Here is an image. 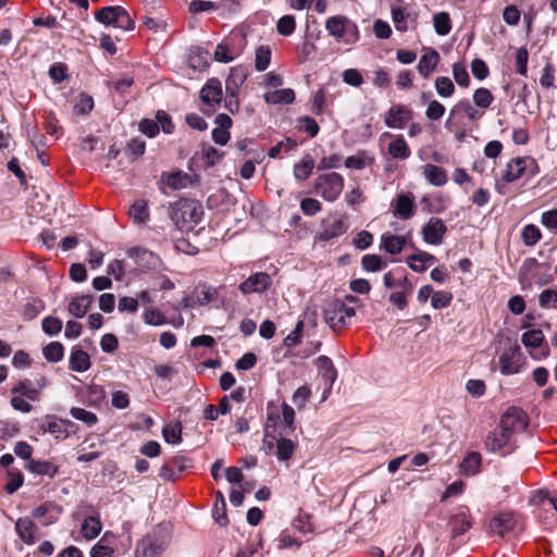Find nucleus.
<instances>
[{
    "mask_svg": "<svg viewBox=\"0 0 557 557\" xmlns=\"http://www.w3.org/2000/svg\"><path fill=\"white\" fill-rule=\"evenodd\" d=\"M203 218L202 203L193 198H180L172 205L171 219L181 231H191Z\"/></svg>",
    "mask_w": 557,
    "mask_h": 557,
    "instance_id": "obj_1",
    "label": "nucleus"
},
{
    "mask_svg": "<svg viewBox=\"0 0 557 557\" xmlns=\"http://www.w3.org/2000/svg\"><path fill=\"white\" fill-rule=\"evenodd\" d=\"M355 314V308L348 307L345 301L341 299H333L323 308L324 321L335 332L345 329Z\"/></svg>",
    "mask_w": 557,
    "mask_h": 557,
    "instance_id": "obj_2",
    "label": "nucleus"
},
{
    "mask_svg": "<svg viewBox=\"0 0 557 557\" xmlns=\"http://www.w3.org/2000/svg\"><path fill=\"white\" fill-rule=\"evenodd\" d=\"M345 180L336 172L319 175L313 185L314 193L325 201L334 202L344 189Z\"/></svg>",
    "mask_w": 557,
    "mask_h": 557,
    "instance_id": "obj_3",
    "label": "nucleus"
},
{
    "mask_svg": "<svg viewBox=\"0 0 557 557\" xmlns=\"http://www.w3.org/2000/svg\"><path fill=\"white\" fill-rule=\"evenodd\" d=\"M295 443L283 436L280 432L277 437L275 434H265L263 436V449L267 455L275 456L280 461H288L295 451Z\"/></svg>",
    "mask_w": 557,
    "mask_h": 557,
    "instance_id": "obj_4",
    "label": "nucleus"
},
{
    "mask_svg": "<svg viewBox=\"0 0 557 557\" xmlns=\"http://www.w3.org/2000/svg\"><path fill=\"white\" fill-rule=\"evenodd\" d=\"M166 547L165 536L161 531H152L145 535L136 545V557H160Z\"/></svg>",
    "mask_w": 557,
    "mask_h": 557,
    "instance_id": "obj_5",
    "label": "nucleus"
},
{
    "mask_svg": "<svg viewBox=\"0 0 557 557\" xmlns=\"http://www.w3.org/2000/svg\"><path fill=\"white\" fill-rule=\"evenodd\" d=\"M524 364V358L518 344L509 346L499 356V370L504 375L519 373Z\"/></svg>",
    "mask_w": 557,
    "mask_h": 557,
    "instance_id": "obj_6",
    "label": "nucleus"
},
{
    "mask_svg": "<svg viewBox=\"0 0 557 557\" xmlns=\"http://www.w3.org/2000/svg\"><path fill=\"white\" fill-rule=\"evenodd\" d=\"M389 209L399 220H409L416 213L414 197L411 193H400L392 201Z\"/></svg>",
    "mask_w": 557,
    "mask_h": 557,
    "instance_id": "obj_7",
    "label": "nucleus"
},
{
    "mask_svg": "<svg viewBox=\"0 0 557 557\" xmlns=\"http://www.w3.org/2000/svg\"><path fill=\"white\" fill-rule=\"evenodd\" d=\"M191 465L190 458L175 456L160 468L159 475L164 481L175 482L185 470L191 468Z\"/></svg>",
    "mask_w": 557,
    "mask_h": 557,
    "instance_id": "obj_8",
    "label": "nucleus"
},
{
    "mask_svg": "<svg viewBox=\"0 0 557 557\" xmlns=\"http://www.w3.org/2000/svg\"><path fill=\"white\" fill-rule=\"evenodd\" d=\"M413 117V111L405 104H393L384 115V123L389 128L403 129Z\"/></svg>",
    "mask_w": 557,
    "mask_h": 557,
    "instance_id": "obj_9",
    "label": "nucleus"
},
{
    "mask_svg": "<svg viewBox=\"0 0 557 557\" xmlns=\"http://www.w3.org/2000/svg\"><path fill=\"white\" fill-rule=\"evenodd\" d=\"M484 115V112L481 111L478 107H474L469 99L463 98L459 100L449 112V117L447 119L445 126L446 128H450L453 124V120L455 117L461 119L467 116L469 121H475L481 119Z\"/></svg>",
    "mask_w": 557,
    "mask_h": 557,
    "instance_id": "obj_10",
    "label": "nucleus"
},
{
    "mask_svg": "<svg viewBox=\"0 0 557 557\" xmlns=\"http://www.w3.org/2000/svg\"><path fill=\"white\" fill-rule=\"evenodd\" d=\"M499 425L511 435L516 431H523L528 426V417L522 409L510 407L503 414Z\"/></svg>",
    "mask_w": 557,
    "mask_h": 557,
    "instance_id": "obj_11",
    "label": "nucleus"
},
{
    "mask_svg": "<svg viewBox=\"0 0 557 557\" xmlns=\"http://www.w3.org/2000/svg\"><path fill=\"white\" fill-rule=\"evenodd\" d=\"M348 230V218L346 215L331 216L323 222L322 231L318 238L323 242L334 239Z\"/></svg>",
    "mask_w": 557,
    "mask_h": 557,
    "instance_id": "obj_12",
    "label": "nucleus"
},
{
    "mask_svg": "<svg viewBox=\"0 0 557 557\" xmlns=\"http://www.w3.org/2000/svg\"><path fill=\"white\" fill-rule=\"evenodd\" d=\"M271 285L272 278L268 273L257 272L240 283L238 288L244 295L253 293L262 294L267 292Z\"/></svg>",
    "mask_w": 557,
    "mask_h": 557,
    "instance_id": "obj_13",
    "label": "nucleus"
},
{
    "mask_svg": "<svg viewBox=\"0 0 557 557\" xmlns=\"http://www.w3.org/2000/svg\"><path fill=\"white\" fill-rule=\"evenodd\" d=\"M473 518L470 515L468 507L462 506L456 513L450 516L448 520V528L450 529L451 536L457 537L465 534L472 528Z\"/></svg>",
    "mask_w": 557,
    "mask_h": 557,
    "instance_id": "obj_14",
    "label": "nucleus"
},
{
    "mask_svg": "<svg viewBox=\"0 0 557 557\" xmlns=\"http://www.w3.org/2000/svg\"><path fill=\"white\" fill-rule=\"evenodd\" d=\"M447 227L440 218H431L422 228L423 240L425 244H441Z\"/></svg>",
    "mask_w": 557,
    "mask_h": 557,
    "instance_id": "obj_15",
    "label": "nucleus"
},
{
    "mask_svg": "<svg viewBox=\"0 0 557 557\" xmlns=\"http://www.w3.org/2000/svg\"><path fill=\"white\" fill-rule=\"evenodd\" d=\"M517 524L516 517L512 512H499L490 521V531L503 537L512 531Z\"/></svg>",
    "mask_w": 557,
    "mask_h": 557,
    "instance_id": "obj_16",
    "label": "nucleus"
},
{
    "mask_svg": "<svg viewBox=\"0 0 557 557\" xmlns=\"http://www.w3.org/2000/svg\"><path fill=\"white\" fill-rule=\"evenodd\" d=\"M222 96V84L218 78H210L200 90L201 101L209 107L218 106Z\"/></svg>",
    "mask_w": 557,
    "mask_h": 557,
    "instance_id": "obj_17",
    "label": "nucleus"
},
{
    "mask_svg": "<svg viewBox=\"0 0 557 557\" xmlns=\"http://www.w3.org/2000/svg\"><path fill=\"white\" fill-rule=\"evenodd\" d=\"M243 52V47L237 46L233 39H224L214 50V60L221 63H230Z\"/></svg>",
    "mask_w": 557,
    "mask_h": 557,
    "instance_id": "obj_18",
    "label": "nucleus"
},
{
    "mask_svg": "<svg viewBox=\"0 0 557 557\" xmlns=\"http://www.w3.org/2000/svg\"><path fill=\"white\" fill-rule=\"evenodd\" d=\"M382 137L392 138L387 147V152L393 159L407 160L411 156V149L403 135H393L384 133Z\"/></svg>",
    "mask_w": 557,
    "mask_h": 557,
    "instance_id": "obj_19",
    "label": "nucleus"
},
{
    "mask_svg": "<svg viewBox=\"0 0 557 557\" xmlns=\"http://www.w3.org/2000/svg\"><path fill=\"white\" fill-rule=\"evenodd\" d=\"M247 77L248 71L244 65L232 67L225 81V92L231 94L232 96L239 94V90Z\"/></svg>",
    "mask_w": 557,
    "mask_h": 557,
    "instance_id": "obj_20",
    "label": "nucleus"
},
{
    "mask_svg": "<svg viewBox=\"0 0 557 557\" xmlns=\"http://www.w3.org/2000/svg\"><path fill=\"white\" fill-rule=\"evenodd\" d=\"M74 426L75 424L70 420L48 416L47 423L42 424L41 429L44 432H49L54 435L55 438H66L70 434L69 429Z\"/></svg>",
    "mask_w": 557,
    "mask_h": 557,
    "instance_id": "obj_21",
    "label": "nucleus"
},
{
    "mask_svg": "<svg viewBox=\"0 0 557 557\" xmlns=\"http://www.w3.org/2000/svg\"><path fill=\"white\" fill-rule=\"evenodd\" d=\"M62 513V507L52 503L46 502L33 510L35 518H45V525L54 523Z\"/></svg>",
    "mask_w": 557,
    "mask_h": 557,
    "instance_id": "obj_22",
    "label": "nucleus"
},
{
    "mask_svg": "<svg viewBox=\"0 0 557 557\" xmlns=\"http://www.w3.org/2000/svg\"><path fill=\"white\" fill-rule=\"evenodd\" d=\"M440 53L435 49H429L421 55L417 65L418 72L424 78H429L440 62Z\"/></svg>",
    "mask_w": 557,
    "mask_h": 557,
    "instance_id": "obj_23",
    "label": "nucleus"
},
{
    "mask_svg": "<svg viewBox=\"0 0 557 557\" xmlns=\"http://www.w3.org/2000/svg\"><path fill=\"white\" fill-rule=\"evenodd\" d=\"M128 256L143 268H154L158 263V257L143 246H133L128 250Z\"/></svg>",
    "mask_w": 557,
    "mask_h": 557,
    "instance_id": "obj_24",
    "label": "nucleus"
},
{
    "mask_svg": "<svg viewBox=\"0 0 557 557\" xmlns=\"http://www.w3.org/2000/svg\"><path fill=\"white\" fill-rule=\"evenodd\" d=\"M15 531L18 537L26 544L32 545L36 542V524L29 518H20L15 522Z\"/></svg>",
    "mask_w": 557,
    "mask_h": 557,
    "instance_id": "obj_25",
    "label": "nucleus"
},
{
    "mask_svg": "<svg viewBox=\"0 0 557 557\" xmlns=\"http://www.w3.org/2000/svg\"><path fill=\"white\" fill-rule=\"evenodd\" d=\"M511 434L504 430L500 425L491 432L485 441V446L491 451L503 449L511 438Z\"/></svg>",
    "mask_w": 557,
    "mask_h": 557,
    "instance_id": "obj_26",
    "label": "nucleus"
},
{
    "mask_svg": "<svg viewBox=\"0 0 557 557\" xmlns=\"http://www.w3.org/2000/svg\"><path fill=\"white\" fill-rule=\"evenodd\" d=\"M423 175L428 183L433 186H444L448 182L447 172L435 164L428 163L423 166Z\"/></svg>",
    "mask_w": 557,
    "mask_h": 557,
    "instance_id": "obj_27",
    "label": "nucleus"
},
{
    "mask_svg": "<svg viewBox=\"0 0 557 557\" xmlns=\"http://www.w3.org/2000/svg\"><path fill=\"white\" fill-rule=\"evenodd\" d=\"M525 176V165L523 158L511 159L503 173V180L507 183H512Z\"/></svg>",
    "mask_w": 557,
    "mask_h": 557,
    "instance_id": "obj_28",
    "label": "nucleus"
},
{
    "mask_svg": "<svg viewBox=\"0 0 557 557\" xmlns=\"http://www.w3.org/2000/svg\"><path fill=\"white\" fill-rule=\"evenodd\" d=\"M319 375L329 383L331 388L337 377V371L334 368L333 361L326 356H320L315 360Z\"/></svg>",
    "mask_w": 557,
    "mask_h": 557,
    "instance_id": "obj_29",
    "label": "nucleus"
},
{
    "mask_svg": "<svg viewBox=\"0 0 557 557\" xmlns=\"http://www.w3.org/2000/svg\"><path fill=\"white\" fill-rule=\"evenodd\" d=\"M90 366L89 355L79 347H73L70 356V369L76 372H85Z\"/></svg>",
    "mask_w": 557,
    "mask_h": 557,
    "instance_id": "obj_30",
    "label": "nucleus"
},
{
    "mask_svg": "<svg viewBox=\"0 0 557 557\" xmlns=\"http://www.w3.org/2000/svg\"><path fill=\"white\" fill-rule=\"evenodd\" d=\"M268 104H292L295 101V91L292 88L276 89L264 94Z\"/></svg>",
    "mask_w": 557,
    "mask_h": 557,
    "instance_id": "obj_31",
    "label": "nucleus"
},
{
    "mask_svg": "<svg viewBox=\"0 0 557 557\" xmlns=\"http://www.w3.org/2000/svg\"><path fill=\"white\" fill-rule=\"evenodd\" d=\"M128 215L135 224L141 225L149 221L150 211L148 201L145 199L136 200L128 210Z\"/></svg>",
    "mask_w": 557,
    "mask_h": 557,
    "instance_id": "obj_32",
    "label": "nucleus"
},
{
    "mask_svg": "<svg viewBox=\"0 0 557 557\" xmlns=\"http://www.w3.org/2000/svg\"><path fill=\"white\" fill-rule=\"evenodd\" d=\"M345 15L330 16L325 22V29L330 36L334 37L337 41L343 40L345 37Z\"/></svg>",
    "mask_w": 557,
    "mask_h": 557,
    "instance_id": "obj_33",
    "label": "nucleus"
},
{
    "mask_svg": "<svg viewBox=\"0 0 557 557\" xmlns=\"http://www.w3.org/2000/svg\"><path fill=\"white\" fill-rule=\"evenodd\" d=\"M434 261L435 258L432 255L422 251L411 255L407 259L408 265L416 272L425 271Z\"/></svg>",
    "mask_w": 557,
    "mask_h": 557,
    "instance_id": "obj_34",
    "label": "nucleus"
},
{
    "mask_svg": "<svg viewBox=\"0 0 557 557\" xmlns=\"http://www.w3.org/2000/svg\"><path fill=\"white\" fill-rule=\"evenodd\" d=\"M482 457L478 451H471L462 459L460 470L466 475H474L480 471Z\"/></svg>",
    "mask_w": 557,
    "mask_h": 557,
    "instance_id": "obj_35",
    "label": "nucleus"
},
{
    "mask_svg": "<svg viewBox=\"0 0 557 557\" xmlns=\"http://www.w3.org/2000/svg\"><path fill=\"white\" fill-rule=\"evenodd\" d=\"M210 52L201 47L190 49L188 62L193 69L202 70L209 65Z\"/></svg>",
    "mask_w": 557,
    "mask_h": 557,
    "instance_id": "obj_36",
    "label": "nucleus"
},
{
    "mask_svg": "<svg viewBox=\"0 0 557 557\" xmlns=\"http://www.w3.org/2000/svg\"><path fill=\"white\" fill-rule=\"evenodd\" d=\"M91 304V297L88 295H81L71 300L69 304V312L75 318H83Z\"/></svg>",
    "mask_w": 557,
    "mask_h": 557,
    "instance_id": "obj_37",
    "label": "nucleus"
},
{
    "mask_svg": "<svg viewBox=\"0 0 557 557\" xmlns=\"http://www.w3.org/2000/svg\"><path fill=\"white\" fill-rule=\"evenodd\" d=\"M28 469L39 475L54 478L59 473V467L50 461L29 460Z\"/></svg>",
    "mask_w": 557,
    "mask_h": 557,
    "instance_id": "obj_38",
    "label": "nucleus"
},
{
    "mask_svg": "<svg viewBox=\"0 0 557 557\" xmlns=\"http://www.w3.org/2000/svg\"><path fill=\"white\" fill-rule=\"evenodd\" d=\"M314 161L311 156L306 154L300 162L294 165V176L298 181H306L312 173Z\"/></svg>",
    "mask_w": 557,
    "mask_h": 557,
    "instance_id": "obj_39",
    "label": "nucleus"
},
{
    "mask_svg": "<svg viewBox=\"0 0 557 557\" xmlns=\"http://www.w3.org/2000/svg\"><path fill=\"white\" fill-rule=\"evenodd\" d=\"M433 26L440 36H446L451 30V20L447 12H438L433 15Z\"/></svg>",
    "mask_w": 557,
    "mask_h": 557,
    "instance_id": "obj_40",
    "label": "nucleus"
},
{
    "mask_svg": "<svg viewBox=\"0 0 557 557\" xmlns=\"http://www.w3.org/2000/svg\"><path fill=\"white\" fill-rule=\"evenodd\" d=\"M494 101L493 94L485 87H480L473 92V102L481 111L484 112Z\"/></svg>",
    "mask_w": 557,
    "mask_h": 557,
    "instance_id": "obj_41",
    "label": "nucleus"
},
{
    "mask_svg": "<svg viewBox=\"0 0 557 557\" xmlns=\"http://www.w3.org/2000/svg\"><path fill=\"white\" fill-rule=\"evenodd\" d=\"M101 531V522L99 518L87 517L82 523L83 536L87 540H92L99 535Z\"/></svg>",
    "mask_w": 557,
    "mask_h": 557,
    "instance_id": "obj_42",
    "label": "nucleus"
},
{
    "mask_svg": "<svg viewBox=\"0 0 557 557\" xmlns=\"http://www.w3.org/2000/svg\"><path fill=\"white\" fill-rule=\"evenodd\" d=\"M387 260L377 255H364L361 259L362 268L368 272H377L386 268Z\"/></svg>",
    "mask_w": 557,
    "mask_h": 557,
    "instance_id": "obj_43",
    "label": "nucleus"
},
{
    "mask_svg": "<svg viewBox=\"0 0 557 557\" xmlns=\"http://www.w3.org/2000/svg\"><path fill=\"white\" fill-rule=\"evenodd\" d=\"M297 123L299 132L308 134L310 138H314L318 136L320 132V126L313 117L309 115H302L297 119Z\"/></svg>",
    "mask_w": 557,
    "mask_h": 557,
    "instance_id": "obj_44",
    "label": "nucleus"
},
{
    "mask_svg": "<svg viewBox=\"0 0 557 557\" xmlns=\"http://www.w3.org/2000/svg\"><path fill=\"white\" fill-rule=\"evenodd\" d=\"M271 49L269 46H259L256 49L255 67L259 72L265 71L271 62Z\"/></svg>",
    "mask_w": 557,
    "mask_h": 557,
    "instance_id": "obj_45",
    "label": "nucleus"
},
{
    "mask_svg": "<svg viewBox=\"0 0 557 557\" xmlns=\"http://www.w3.org/2000/svg\"><path fill=\"white\" fill-rule=\"evenodd\" d=\"M42 355L49 362L61 361L64 357V347L59 342H51L44 347Z\"/></svg>",
    "mask_w": 557,
    "mask_h": 557,
    "instance_id": "obj_46",
    "label": "nucleus"
},
{
    "mask_svg": "<svg viewBox=\"0 0 557 557\" xmlns=\"http://www.w3.org/2000/svg\"><path fill=\"white\" fill-rule=\"evenodd\" d=\"M434 87L440 97L449 98L455 94V85L447 76H438L434 82Z\"/></svg>",
    "mask_w": 557,
    "mask_h": 557,
    "instance_id": "obj_47",
    "label": "nucleus"
},
{
    "mask_svg": "<svg viewBox=\"0 0 557 557\" xmlns=\"http://www.w3.org/2000/svg\"><path fill=\"white\" fill-rule=\"evenodd\" d=\"M544 334L539 329L527 331L522 334V344L529 348H540L544 343Z\"/></svg>",
    "mask_w": 557,
    "mask_h": 557,
    "instance_id": "obj_48",
    "label": "nucleus"
},
{
    "mask_svg": "<svg viewBox=\"0 0 557 557\" xmlns=\"http://www.w3.org/2000/svg\"><path fill=\"white\" fill-rule=\"evenodd\" d=\"M119 5L116 7H104L96 12V20L104 25L115 27L117 17Z\"/></svg>",
    "mask_w": 557,
    "mask_h": 557,
    "instance_id": "obj_49",
    "label": "nucleus"
},
{
    "mask_svg": "<svg viewBox=\"0 0 557 557\" xmlns=\"http://www.w3.org/2000/svg\"><path fill=\"white\" fill-rule=\"evenodd\" d=\"M94 104L92 97L83 92L77 97L73 111L76 115H88L92 111Z\"/></svg>",
    "mask_w": 557,
    "mask_h": 557,
    "instance_id": "obj_50",
    "label": "nucleus"
},
{
    "mask_svg": "<svg viewBox=\"0 0 557 557\" xmlns=\"http://www.w3.org/2000/svg\"><path fill=\"white\" fill-rule=\"evenodd\" d=\"M194 295L196 297V301L199 306L207 305L215 298V290L206 284H199L194 289Z\"/></svg>",
    "mask_w": 557,
    "mask_h": 557,
    "instance_id": "obj_51",
    "label": "nucleus"
},
{
    "mask_svg": "<svg viewBox=\"0 0 557 557\" xmlns=\"http://www.w3.org/2000/svg\"><path fill=\"white\" fill-rule=\"evenodd\" d=\"M391 15L396 30L399 33H406L408 30L407 18L409 14L406 13L400 7L393 5L391 9Z\"/></svg>",
    "mask_w": 557,
    "mask_h": 557,
    "instance_id": "obj_52",
    "label": "nucleus"
},
{
    "mask_svg": "<svg viewBox=\"0 0 557 557\" xmlns=\"http://www.w3.org/2000/svg\"><path fill=\"white\" fill-rule=\"evenodd\" d=\"M326 106V91L324 87L315 90L311 97V112L315 115H321Z\"/></svg>",
    "mask_w": 557,
    "mask_h": 557,
    "instance_id": "obj_53",
    "label": "nucleus"
},
{
    "mask_svg": "<svg viewBox=\"0 0 557 557\" xmlns=\"http://www.w3.org/2000/svg\"><path fill=\"white\" fill-rule=\"evenodd\" d=\"M453 76L455 82L460 87H468L470 85V76L465 62H456L453 65Z\"/></svg>",
    "mask_w": 557,
    "mask_h": 557,
    "instance_id": "obj_54",
    "label": "nucleus"
},
{
    "mask_svg": "<svg viewBox=\"0 0 557 557\" xmlns=\"http://www.w3.org/2000/svg\"><path fill=\"white\" fill-rule=\"evenodd\" d=\"M70 413L74 419L84 422L87 426H92L98 422L97 416L84 408L73 407L71 408Z\"/></svg>",
    "mask_w": 557,
    "mask_h": 557,
    "instance_id": "obj_55",
    "label": "nucleus"
},
{
    "mask_svg": "<svg viewBox=\"0 0 557 557\" xmlns=\"http://www.w3.org/2000/svg\"><path fill=\"white\" fill-rule=\"evenodd\" d=\"M528 62H529V51L525 47H521L517 50L515 57V65L516 72L521 76L528 75Z\"/></svg>",
    "mask_w": 557,
    "mask_h": 557,
    "instance_id": "obj_56",
    "label": "nucleus"
},
{
    "mask_svg": "<svg viewBox=\"0 0 557 557\" xmlns=\"http://www.w3.org/2000/svg\"><path fill=\"white\" fill-rule=\"evenodd\" d=\"M359 39L360 32L358 25L346 16L344 42L346 45H354Z\"/></svg>",
    "mask_w": 557,
    "mask_h": 557,
    "instance_id": "obj_57",
    "label": "nucleus"
},
{
    "mask_svg": "<svg viewBox=\"0 0 557 557\" xmlns=\"http://www.w3.org/2000/svg\"><path fill=\"white\" fill-rule=\"evenodd\" d=\"M163 438L169 444H178L182 441V426L180 423L175 425H165L162 430Z\"/></svg>",
    "mask_w": 557,
    "mask_h": 557,
    "instance_id": "obj_58",
    "label": "nucleus"
},
{
    "mask_svg": "<svg viewBox=\"0 0 557 557\" xmlns=\"http://www.w3.org/2000/svg\"><path fill=\"white\" fill-rule=\"evenodd\" d=\"M277 33L282 36H290L296 29V21L293 15L282 16L276 25Z\"/></svg>",
    "mask_w": 557,
    "mask_h": 557,
    "instance_id": "obj_59",
    "label": "nucleus"
},
{
    "mask_svg": "<svg viewBox=\"0 0 557 557\" xmlns=\"http://www.w3.org/2000/svg\"><path fill=\"white\" fill-rule=\"evenodd\" d=\"M453 300V294L445 290H438L433 293L431 298V305L434 309H444L450 305Z\"/></svg>",
    "mask_w": 557,
    "mask_h": 557,
    "instance_id": "obj_60",
    "label": "nucleus"
},
{
    "mask_svg": "<svg viewBox=\"0 0 557 557\" xmlns=\"http://www.w3.org/2000/svg\"><path fill=\"white\" fill-rule=\"evenodd\" d=\"M367 165V152L364 150L358 151L354 156H349L345 160L347 169L362 170Z\"/></svg>",
    "mask_w": 557,
    "mask_h": 557,
    "instance_id": "obj_61",
    "label": "nucleus"
},
{
    "mask_svg": "<svg viewBox=\"0 0 557 557\" xmlns=\"http://www.w3.org/2000/svg\"><path fill=\"white\" fill-rule=\"evenodd\" d=\"M144 321L147 324L154 326L163 325L168 322L165 315L156 308H149L145 311Z\"/></svg>",
    "mask_w": 557,
    "mask_h": 557,
    "instance_id": "obj_62",
    "label": "nucleus"
},
{
    "mask_svg": "<svg viewBox=\"0 0 557 557\" xmlns=\"http://www.w3.org/2000/svg\"><path fill=\"white\" fill-rule=\"evenodd\" d=\"M42 331L48 335H57L62 330V321L55 317H46L42 320Z\"/></svg>",
    "mask_w": 557,
    "mask_h": 557,
    "instance_id": "obj_63",
    "label": "nucleus"
},
{
    "mask_svg": "<svg viewBox=\"0 0 557 557\" xmlns=\"http://www.w3.org/2000/svg\"><path fill=\"white\" fill-rule=\"evenodd\" d=\"M542 308H557V292L554 289H544L539 299Z\"/></svg>",
    "mask_w": 557,
    "mask_h": 557,
    "instance_id": "obj_64",
    "label": "nucleus"
}]
</instances>
